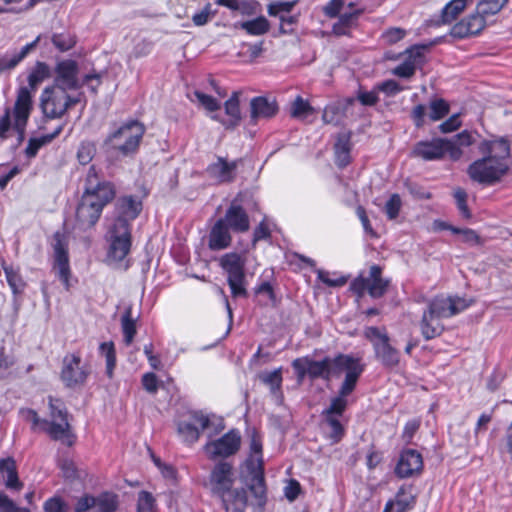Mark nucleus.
<instances>
[{
	"label": "nucleus",
	"mask_w": 512,
	"mask_h": 512,
	"mask_svg": "<svg viewBox=\"0 0 512 512\" xmlns=\"http://www.w3.org/2000/svg\"><path fill=\"white\" fill-rule=\"evenodd\" d=\"M421 334L425 340H431L440 336L444 331V325L441 318L425 309L420 321Z\"/></svg>",
	"instance_id": "nucleus-30"
},
{
	"label": "nucleus",
	"mask_w": 512,
	"mask_h": 512,
	"mask_svg": "<svg viewBox=\"0 0 512 512\" xmlns=\"http://www.w3.org/2000/svg\"><path fill=\"white\" fill-rule=\"evenodd\" d=\"M245 466L248 473L245 484L253 497L251 504L263 511L267 503L263 460L261 458H248L245 461Z\"/></svg>",
	"instance_id": "nucleus-11"
},
{
	"label": "nucleus",
	"mask_w": 512,
	"mask_h": 512,
	"mask_svg": "<svg viewBox=\"0 0 512 512\" xmlns=\"http://www.w3.org/2000/svg\"><path fill=\"white\" fill-rule=\"evenodd\" d=\"M364 365L361 359L351 354L339 353L335 357H324L322 360L310 358L308 377L312 380L323 379L330 381L332 378H339L343 373H352V371L361 370Z\"/></svg>",
	"instance_id": "nucleus-5"
},
{
	"label": "nucleus",
	"mask_w": 512,
	"mask_h": 512,
	"mask_svg": "<svg viewBox=\"0 0 512 512\" xmlns=\"http://www.w3.org/2000/svg\"><path fill=\"white\" fill-rule=\"evenodd\" d=\"M258 379L261 383L268 386L270 393L275 397L278 404H281L283 400L282 387V368H277L273 371H263L258 374Z\"/></svg>",
	"instance_id": "nucleus-31"
},
{
	"label": "nucleus",
	"mask_w": 512,
	"mask_h": 512,
	"mask_svg": "<svg viewBox=\"0 0 512 512\" xmlns=\"http://www.w3.org/2000/svg\"><path fill=\"white\" fill-rule=\"evenodd\" d=\"M231 242L230 228L219 218L209 232L208 247L212 251L224 250Z\"/></svg>",
	"instance_id": "nucleus-27"
},
{
	"label": "nucleus",
	"mask_w": 512,
	"mask_h": 512,
	"mask_svg": "<svg viewBox=\"0 0 512 512\" xmlns=\"http://www.w3.org/2000/svg\"><path fill=\"white\" fill-rule=\"evenodd\" d=\"M470 0H450L441 10L438 24L448 25L466 10Z\"/></svg>",
	"instance_id": "nucleus-32"
},
{
	"label": "nucleus",
	"mask_w": 512,
	"mask_h": 512,
	"mask_svg": "<svg viewBox=\"0 0 512 512\" xmlns=\"http://www.w3.org/2000/svg\"><path fill=\"white\" fill-rule=\"evenodd\" d=\"M413 157L421 158L424 161H436L449 155L452 161H458L462 152L452 146L447 138H433L431 140L417 142L411 152Z\"/></svg>",
	"instance_id": "nucleus-10"
},
{
	"label": "nucleus",
	"mask_w": 512,
	"mask_h": 512,
	"mask_svg": "<svg viewBox=\"0 0 512 512\" xmlns=\"http://www.w3.org/2000/svg\"><path fill=\"white\" fill-rule=\"evenodd\" d=\"M193 95L195 96L199 104L209 112L218 111L221 107V104L217 99L201 91L195 90L193 92Z\"/></svg>",
	"instance_id": "nucleus-57"
},
{
	"label": "nucleus",
	"mask_w": 512,
	"mask_h": 512,
	"mask_svg": "<svg viewBox=\"0 0 512 512\" xmlns=\"http://www.w3.org/2000/svg\"><path fill=\"white\" fill-rule=\"evenodd\" d=\"M476 137H480L477 132L463 130L462 132L453 136L451 139H448V142H451L452 146L463 153L462 147H469L473 145L476 142Z\"/></svg>",
	"instance_id": "nucleus-46"
},
{
	"label": "nucleus",
	"mask_w": 512,
	"mask_h": 512,
	"mask_svg": "<svg viewBox=\"0 0 512 512\" xmlns=\"http://www.w3.org/2000/svg\"><path fill=\"white\" fill-rule=\"evenodd\" d=\"M345 106L340 102L328 104L323 111L322 120L326 124L338 125L345 115Z\"/></svg>",
	"instance_id": "nucleus-40"
},
{
	"label": "nucleus",
	"mask_w": 512,
	"mask_h": 512,
	"mask_svg": "<svg viewBox=\"0 0 512 512\" xmlns=\"http://www.w3.org/2000/svg\"><path fill=\"white\" fill-rule=\"evenodd\" d=\"M50 417L53 420H68V412L60 399L49 397Z\"/></svg>",
	"instance_id": "nucleus-56"
},
{
	"label": "nucleus",
	"mask_w": 512,
	"mask_h": 512,
	"mask_svg": "<svg viewBox=\"0 0 512 512\" xmlns=\"http://www.w3.org/2000/svg\"><path fill=\"white\" fill-rule=\"evenodd\" d=\"M364 337L372 344L376 360L385 369L394 370L399 366L401 353L391 344L385 328L366 327Z\"/></svg>",
	"instance_id": "nucleus-8"
},
{
	"label": "nucleus",
	"mask_w": 512,
	"mask_h": 512,
	"mask_svg": "<svg viewBox=\"0 0 512 512\" xmlns=\"http://www.w3.org/2000/svg\"><path fill=\"white\" fill-rule=\"evenodd\" d=\"M193 422L179 421L177 424V432L183 442L193 444L200 438L201 431L209 427L210 419L202 411H193L190 413Z\"/></svg>",
	"instance_id": "nucleus-20"
},
{
	"label": "nucleus",
	"mask_w": 512,
	"mask_h": 512,
	"mask_svg": "<svg viewBox=\"0 0 512 512\" xmlns=\"http://www.w3.org/2000/svg\"><path fill=\"white\" fill-rule=\"evenodd\" d=\"M279 107L275 99L257 96L250 101V122L256 124L259 120L273 118Z\"/></svg>",
	"instance_id": "nucleus-23"
},
{
	"label": "nucleus",
	"mask_w": 512,
	"mask_h": 512,
	"mask_svg": "<svg viewBox=\"0 0 512 512\" xmlns=\"http://www.w3.org/2000/svg\"><path fill=\"white\" fill-rule=\"evenodd\" d=\"M402 201L399 194H392L389 200L386 202L384 211L390 220H394L398 217Z\"/></svg>",
	"instance_id": "nucleus-59"
},
{
	"label": "nucleus",
	"mask_w": 512,
	"mask_h": 512,
	"mask_svg": "<svg viewBox=\"0 0 512 512\" xmlns=\"http://www.w3.org/2000/svg\"><path fill=\"white\" fill-rule=\"evenodd\" d=\"M54 79L52 85L66 90H78L83 87V83L78 78L79 65L72 59H62L55 64Z\"/></svg>",
	"instance_id": "nucleus-17"
},
{
	"label": "nucleus",
	"mask_w": 512,
	"mask_h": 512,
	"mask_svg": "<svg viewBox=\"0 0 512 512\" xmlns=\"http://www.w3.org/2000/svg\"><path fill=\"white\" fill-rule=\"evenodd\" d=\"M233 232L244 233L250 228L249 216L244 208L232 202L224 217L220 218Z\"/></svg>",
	"instance_id": "nucleus-25"
},
{
	"label": "nucleus",
	"mask_w": 512,
	"mask_h": 512,
	"mask_svg": "<svg viewBox=\"0 0 512 512\" xmlns=\"http://www.w3.org/2000/svg\"><path fill=\"white\" fill-rule=\"evenodd\" d=\"M219 266L227 275V283L233 298L248 296L245 273L246 258L238 252H229L219 258Z\"/></svg>",
	"instance_id": "nucleus-9"
},
{
	"label": "nucleus",
	"mask_w": 512,
	"mask_h": 512,
	"mask_svg": "<svg viewBox=\"0 0 512 512\" xmlns=\"http://www.w3.org/2000/svg\"><path fill=\"white\" fill-rule=\"evenodd\" d=\"M487 21L488 18L476 7L474 12L455 23L449 34L458 40L476 37L486 28Z\"/></svg>",
	"instance_id": "nucleus-16"
},
{
	"label": "nucleus",
	"mask_w": 512,
	"mask_h": 512,
	"mask_svg": "<svg viewBox=\"0 0 512 512\" xmlns=\"http://www.w3.org/2000/svg\"><path fill=\"white\" fill-rule=\"evenodd\" d=\"M145 134V126L139 121H129L111 132L105 139V145L123 156L137 152Z\"/></svg>",
	"instance_id": "nucleus-6"
},
{
	"label": "nucleus",
	"mask_w": 512,
	"mask_h": 512,
	"mask_svg": "<svg viewBox=\"0 0 512 512\" xmlns=\"http://www.w3.org/2000/svg\"><path fill=\"white\" fill-rule=\"evenodd\" d=\"M508 2L509 0H478L476 7L487 18H490L500 13Z\"/></svg>",
	"instance_id": "nucleus-43"
},
{
	"label": "nucleus",
	"mask_w": 512,
	"mask_h": 512,
	"mask_svg": "<svg viewBox=\"0 0 512 512\" xmlns=\"http://www.w3.org/2000/svg\"><path fill=\"white\" fill-rule=\"evenodd\" d=\"M69 90L49 85L40 96V108L48 119H59L80 102V95H70Z\"/></svg>",
	"instance_id": "nucleus-7"
},
{
	"label": "nucleus",
	"mask_w": 512,
	"mask_h": 512,
	"mask_svg": "<svg viewBox=\"0 0 512 512\" xmlns=\"http://www.w3.org/2000/svg\"><path fill=\"white\" fill-rule=\"evenodd\" d=\"M478 150L484 156L473 161L467 168L470 179L478 184L491 186L502 180L508 173L507 163H501L492 157L489 142H480Z\"/></svg>",
	"instance_id": "nucleus-4"
},
{
	"label": "nucleus",
	"mask_w": 512,
	"mask_h": 512,
	"mask_svg": "<svg viewBox=\"0 0 512 512\" xmlns=\"http://www.w3.org/2000/svg\"><path fill=\"white\" fill-rule=\"evenodd\" d=\"M109 234L108 257L116 262L122 261L131 248V228L122 220H114Z\"/></svg>",
	"instance_id": "nucleus-14"
},
{
	"label": "nucleus",
	"mask_w": 512,
	"mask_h": 512,
	"mask_svg": "<svg viewBox=\"0 0 512 512\" xmlns=\"http://www.w3.org/2000/svg\"><path fill=\"white\" fill-rule=\"evenodd\" d=\"M137 512H157L156 499L152 493L145 490L138 493Z\"/></svg>",
	"instance_id": "nucleus-49"
},
{
	"label": "nucleus",
	"mask_w": 512,
	"mask_h": 512,
	"mask_svg": "<svg viewBox=\"0 0 512 512\" xmlns=\"http://www.w3.org/2000/svg\"><path fill=\"white\" fill-rule=\"evenodd\" d=\"M424 45H414L408 49H406L402 55L404 56V63H407L409 66H413V70L416 71L418 68H421L425 63L424 56Z\"/></svg>",
	"instance_id": "nucleus-39"
},
{
	"label": "nucleus",
	"mask_w": 512,
	"mask_h": 512,
	"mask_svg": "<svg viewBox=\"0 0 512 512\" xmlns=\"http://www.w3.org/2000/svg\"><path fill=\"white\" fill-rule=\"evenodd\" d=\"M51 42L54 47L60 52H67L71 50L77 43L76 36L69 31H62L53 33Z\"/></svg>",
	"instance_id": "nucleus-41"
},
{
	"label": "nucleus",
	"mask_w": 512,
	"mask_h": 512,
	"mask_svg": "<svg viewBox=\"0 0 512 512\" xmlns=\"http://www.w3.org/2000/svg\"><path fill=\"white\" fill-rule=\"evenodd\" d=\"M235 28H239L250 36H262L269 32L270 22L264 16H258L252 20L236 22Z\"/></svg>",
	"instance_id": "nucleus-33"
},
{
	"label": "nucleus",
	"mask_w": 512,
	"mask_h": 512,
	"mask_svg": "<svg viewBox=\"0 0 512 512\" xmlns=\"http://www.w3.org/2000/svg\"><path fill=\"white\" fill-rule=\"evenodd\" d=\"M0 472L6 475V487L10 489L19 490L22 488V483L19 481L16 463L13 458H5L0 460Z\"/></svg>",
	"instance_id": "nucleus-35"
},
{
	"label": "nucleus",
	"mask_w": 512,
	"mask_h": 512,
	"mask_svg": "<svg viewBox=\"0 0 512 512\" xmlns=\"http://www.w3.org/2000/svg\"><path fill=\"white\" fill-rule=\"evenodd\" d=\"M42 431L46 432L51 439L61 441L68 446L73 445L75 440L68 420H43Z\"/></svg>",
	"instance_id": "nucleus-26"
},
{
	"label": "nucleus",
	"mask_w": 512,
	"mask_h": 512,
	"mask_svg": "<svg viewBox=\"0 0 512 512\" xmlns=\"http://www.w3.org/2000/svg\"><path fill=\"white\" fill-rule=\"evenodd\" d=\"M395 503V512H407L414 507L415 497L412 495L410 489L402 486L396 494Z\"/></svg>",
	"instance_id": "nucleus-44"
},
{
	"label": "nucleus",
	"mask_w": 512,
	"mask_h": 512,
	"mask_svg": "<svg viewBox=\"0 0 512 512\" xmlns=\"http://www.w3.org/2000/svg\"><path fill=\"white\" fill-rule=\"evenodd\" d=\"M481 142H489L492 157L501 163H507V159L511 154L510 141L507 137H499L496 140L484 139Z\"/></svg>",
	"instance_id": "nucleus-37"
},
{
	"label": "nucleus",
	"mask_w": 512,
	"mask_h": 512,
	"mask_svg": "<svg viewBox=\"0 0 512 512\" xmlns=\"http://www.w3.org/2000/svg\"><path fill=\"white\" fill-rule=\"evenodd\" d=\"M100 354L106 359V374L112 378L113 371L116 366V351L112 341L103 342L99 346Z\"/></svg>",
	"instance_id": "nucleus-45"
},
{
	"label": "nucleus",
	"mask_w": 512,
	"mask_h": 512,
	"mask_svg": "<svg viewBox=\"0 0 512 512\" xmlns=\"http://www.w3.org/2000/svg\"><path fill=\"white\" fill-rule=\"evenodd\" d=\"M297 1H273L267 6V12L270 16L280 17V15L289 14L295 7Z\"/></svg>",
	"instance_id": "nucleus-51"
},
{
	"label": "nucleus",
	"mask_w": 512,
	"mask_h": 512,
	"mask_svg": "<svg viewBox=\"0 0 512 512\" xmlns=\"http://www.w3.org/2000/svg\"><path fill=\"white\" fill-rule=\"evenodd\" d=\"M53 249H54V263L53 270L55 271L59 280L63 283L68 290L70 287L69 278L71 275L69 256L67 244L63 234L56 232L53 235Z\"/></svg>",
	"instance_id": "nucleus-19"
},
{
	"label": "nucleus",
	"mask_w": 512,
	"mask_h": 512,
	"mask_svg": "<svg viewBox=\"0 0 512 512\" xmlns=\"http://www.w3.org/2000/svg\"><path fill=\"white\" fill-rule=\"evenodd\" d=\"M240 92L234 91L230 98L224 103V109L226 115L229 117L228 120L220 118L219 115H212L213 120L221 122L227 129L234 128L239 125L242 117L240 111Z\"/></svg>",
	"instance_id": "nucleus-29"
},
{
	"label": "nucleus",
	"mask_w": 512,
	"mask_h": 512,
	"mask_svg": "<svg viewBox=\"0 0 512 512\" xmlns=\"http://www.w3.org/2000/svg\"><path fill=\"white\" fill-rule=\"evenodd\" d=\"M457 209L462 218L469 220L472 217V213L467 205L468 194L463 188H456L453 193Z\"/></svg>",
	"instance_id": "nucleus-48"
},
{
	"label": "nucleus",
	"mask_w": 512,
	"mask_h": 512,
	"mask_svg": "<svg viewBox=\"0 0 512 512\" xmlns=\"http://www.w3.org/2000/svg\"><path fill=\"white\" fill-rule=\"evenodd\" d=\"M91 373V366L82 363L78 354H68L63 358L61 380L69 388L83 386Z\"/></svg>",
	"instance_id": "nucleus-13"
},
{
	"label": "nucleus",
	"mask_w": 512,
	"mask_h": 512,
	"mask_svg": "<svg viewBox=\"0 0 512 512\" xmlns=\"http://www.w3.org/2000/svg\"><path fill=\"white\" fill-rule=\"evenodd\" d=\"M121 328L126 345H130L137 333L136 320L132 317V307L129 306L125 309L121 317Z\"/></svg>",
	"instance_id": "nucleus-38"
},
{
	"label": "nucleus",
	"mask_w": 512,
	"mask_h": 512,
	"mask_svg": "<svg viewBox=\"0 0 512 512\" xmlns=\"http://www.w3.org/2000/svg\"><path fill=\"white\" fill-rule=\"evenodd\" d=\"M310 357H300L296 358L292 361V367L296 373V377L298 382H302L306 376H308V366H309Z\"/></svg>",
	"instance_id": "nucleus-60"
},
{
	"label": "nucleus",
	"mask_w": 512,
	"mask_h": 512,
	"mask_svg": "<svg viewBox=\"0 0 512 512\" xmlns=\"http://www.w3.org/2000/svg\"><path fill=\"white\" fill-rule=\"evenodd\" d=\"M41 40V35L37 36L35 40L23 46L20 51L13 53H5L0 55V74L14 69L20 62H22L33 50L36 49Z\"/></svg>",
	"instance_id": "nucleus-28"
},
{
	"label": "nucleus",
	"mask_w": 512,
	"mask_h": 512,
	"mask_svg": "<svg viewBox=\"0 0 512 512\" xmlns=\"http://www.w3.org/2000/svg\"><path fill=\"white\" fill-rule=\"evenodd\" d=\"M423 468L422 455L414 449H406L400 454L395 473L400 478H408Z\"/></svg>",
	"instance_id": "nucleus-22"
},
{
	"label": "nucleus",
	"mask_w": 512,
	"mask_h": 512,
	"mask_svg": "<svg viewBox=\"0 0 512 512\" xmlns=\"http://www.w3.org/2000/svg\"><path fill=\"white\" fill-rule=\"evenodd\" d=\"M241 436L238 430H230L217 440L205 444L204 451L210 459L226 458L234 455L240 448Z\"/></svg>",
	"instance_id": "nucleus-18"
},
{
	"label": "nucleus",
	"mask_w": 512,
	"mask_h": 512,
	"mask_svg": "<svg viewBox=\"0 0 512 512\" xmlns=\"http://www.w3.org/2000/svg\"><path fill=\"white\" fill-rule=\"evenodd\" d=\"M94 505V496L85 494L77 500L74 512H88L90 509H94Z\"/></svg>",
	"instance_id": "nucleus-64"
},
{
	"label": "nucleus",
	"mask_w": 512,
	"mask_h": 512,
	"mask_svg": "<svg viewBox=\"0 0 512 512\" xmlns=\"http://www.w3.org/2000/svg\"><path fill=\"white\" fill-rule=\"evenodd\" d=\"M350 151V136L340 134L334 145L335 163L339 168H344L351 162Z\"/></svg>",
	"instance_id": "nucleus-34"
},
{
	"label": "nucleus",
	"mask_w": 512,
	"mask_h": 512,
	"mask_svg": "<svg viewBox=\"0 0 512 512\" xmlns=\"http://www.w3.org/2000/svg\"><path fill=\"white\" fill-rule=\"evenodd\" d=\"M142 207V201L137 196L126 195L119 197L115 204V220H122L131 228V221L139 216Z\"/></svg>",
	"instance_id": "nucleus-21"
},
{
	"label": "nucleus",
	"mask_w": 512,
	"mask_h": 512,
	"mask_svg": "<svg viewBox=\"0 0 512 512\" xmlns=\"http://www.w3.org/2000/svg\"><path fill=\"white\" fill-rule=\"evenodd\" d=\"M96 153L94 143L90 141H83L80 143L77 150V159L80 164L87 165L92 161Z\"/></svg>",
	"instance_id": "nucleus-55"
},
{
	"label": "nucleus",
	"mask_w": 512,
	"mask_h": 512,
	"mask_svg": "<svg viewBox=\"0 0 512 512\" xmlns=\"http://www.w3.org/2000/svg\"><path fill=\"white\" fill-rule=\"evenodd\" d=\"M5 276L13 294H21L26 286V283L22 279L21 275L14 271L13 268H5Z\"/></svg>",
	"instance_id": "nucleus-53"
},
{
	"label": "nucleus",
	"mask_w": 512,
	"mask_h": 512,
	"mask_svg": "<svg viewBox=\"0 0 512 512\" xmlns=\"http://www.w3.org/2000/svg\"><path fill=\"white\" fill-rule=\"evenodd\" d=\"M431 313L438 316V318H450L455 316V309L450 304L448 297L436 296L429 303L427 308Z\"/></svg>",
	"instance_id": "nucleus-36"
},
{
	"label": "nucleus",
	"mask_w": 512,
	"mask_h": 512,
	"mask_svg": "<svg viewBox=\"0 0 512 512\" xmlns=\"http://www.w3.org/2000/svg\"><path fill=\"white\" fill-rule=\"evenodd\" d=\"M239 161L228 162L223 157H217V161L208 165L206 171L209 177L218 183H231L235 180Z\"/></svg>",
	"instance_id": "nucleus-24"
},
{
	"label": "nucleus",
	"mask_w": 512,
	"mask_h": 512,
	"mask_svg": "<svg viewBox=\"0 0 512 512\" xmlns=\"http://www.w3.org/2000/svg\"><path fill=\"white\" fill-rule=\"evenodd\" d=\"M95 512H115L118 507L117 496L112 493L104 492L95 497Z\"/></svg>",
	"instance_id": "nucleus-42"
},
{
	"label": "nucleus",
	"mask_w": 512,
	"mask_h": 512,
	"mask_svg": "<svg viewBox=\"0 0 512 512\" xmlns=\"http://www.w3.org/2000/svg\"><path fill=\"white\" fill-rule=\"evenodd\" d=\"M261 4L257 0H239L236 11L242 15L253 16L260 13Z\"/></svg>",
	"instance_id": "nucleus-58"
},
{
	"label": "nucleus",
	"mask_w": 512,
	"mask_h": 512,
	"mask_svg": "<svg viewBox=\"0 0 512 512\" xmlns=\"http://www.w3.org/2000/svg\"><path fill=\"white\" fill-rule=\"evenodd\" d=\"M363 371L364 367H362L361 370L352 371V373H347L345 375L337 396L331 399L329 407L322 412L323 417L331 415L338 418L343 415L348 406L347 397L355 390Z\"/></svg>",
	"instance_id": "nucleus-15"
},
{
	"label": "nucleus",
	"mask_w": 512,
	"mask_h": 512,
	"mask_svg": "<svg viewBox=\"0 0 512 512\" xmlns=\"http://www.w3.org/2000/svg\"><path fill=\"white\" fill-rule=\"evenodd\" d=\"M313 113V108L308 101L297 96L291 105L290 115L296 119H305Z\"/></svg>",
	"instance_id": "nucleus-47"
},
{
	"label": "nucleus",
	"mask_w": 512,
	"mask_h": 512,
	"mask_svg": "<svg viewBox=\"0 0 512 512\" xmlns=\"http://www.w3.org/2000/svg\"><path fill=\"white\" fill-rule=\"evenodd\" d=\"M235 481V471L229 462L219 461L211 469L208 486L221 499L226 512H244L248 504L246 490L233 488Z\"/></svg>",
	"instance_id": "nucleus-2"
},
{
	"label": "nucleus",
	"mask_w": 512,
	"mask_h": 512,
	"mask_svg": "<svg viewBox=\"0 0 512 512\" xmlns=\"http://www.w3.org/2000/svg\"><path fill=\"white\" fill-rule=\"evenodd\" d=\"M211 4L207 3L205 7L200 11L193 15L192 21L196 26H203L208 23L210 18L214 15L211 10Z\"/></svg>",
	"instance_id": "nucleus-63"
},
{
	"label": "nucleus",
	"mask_w": 512,
	"mask_h": 512,
	"mask_svg": "<svg viewBox=\"0 0 512 512\" xmlns=\"http://www.w3.org/2000/svg\"><path fill=\"white\" fill-rule=\"evenodd\" d=\"M317 278L329 287H341L344 286L347 282V277L340 276L336 279H332L330 278L329 272L324 270H318Z\"/></svg>",
	"instance_id": "nucleus-62"
},
{
	"label": "nucleus",
	"mask_w": 512,
	"mask_h": 512,
	"mask_svg": "<svg viewBox=\"0 0 512 512\" xmlns=\"http://www.w3.org/2000/svg\"><path fill=\"white\" fill-rule=\"evenodd\" d=\"M449 104L442 98L435 99L430 103L429 117L432 121H438L449 113Z\"/></svg>",
	"instance_id": "nucleus-54"
},
{
	"label": "nucleus",
	"mask_w": 512,
	"mask_h": 512,
	"mask_svg": "<svg viewBox=\"0 0 512 512\" xmlns=\"http://www.w3.org/2000/svg\"><path fill=\"white\" fill-rule=\"evenodd\" d=\"M389 286V280L382 278V269L378 265H372L369 276H359L350 284V290L361 298L367 291L372 298L382 297Z\"/></svg>",
	"instance_id": "nucleus-12"
},
{
	"label": "nucleus",
	"mask_w": 512,
	"mask_h": 512,
	"mask_svg": "<svg viewBox=\"0 0 512 512\" xmlns=\"http://www.w3.org/2000/svg\"><path fill=\"white\" fill-rule=\"evenodd\" d=\"M51 75L52 70L47 63L36 61L28 73V86H21L17 90L13 106V128L18 133L20 141L24 138L26 126L33 111V92Z\"/></svg>",
	"instance_id": "nucleus-3"
},
{
	"label": "nucleus",
	"mask_w": 512,
	"mask_h": 512,
	"mask_svg": "<svg viewBox=\"0 0 512 512\" xmlns=\"http://www.w3.org/2000/svg\"><path fill=\"white\" fill-rule=\"evenodd\" d=\"M115 197L111 182L104 180L94 165L85 177L84 191L76 208L75 226L87 231L98 222L104 207Z\"/></svg>",
	"instance_id": "nucleus-1"
},
{
	"label": "nucleus",
	"mask_w": 512,
	"mask_h": 512,
	"mask_svg": "<svg viewBox=\"0 0 512 512\" xmlns=\"http://www.w3.org/2000/svg\"><path fill=\"white\" fill-rule=\"evenodd\" d=\"M44 512H69V503L61 496L54 495L43 503Z\"/></svg>",
	"instance_id": "nucleus-52"
},
{
	"label": "nucleus",
	"mask_w": 512,
	"mask_h": 512,
	"mask_svg": "<svg viewBox=\"0 0 512 512\" xmlns=\"http://www.w3.org/2000/svg\"><path fill=\"white\" fill-rule=\"evenodd\" d=\"M324 421L330 427L328 437L331 439L332 443L340 442L345 434V429L340 420L337 417L328 415L324 417Z\"/></svg>",
	"instance_id": "nucleus-50"
},
{
	"label": "nucleus",
	"mask_w": 512,
	"mask_h": 512,
	"mask_svg": "<svg viewBox=\"0 0 512 512\" xmlns=\"http://www.w3.org/2000/svg\"><path fill=\"white\" fill-rule=\"evenodd\" d=\"M0 512H31L26 507H19L6 494L0 493Z\"/></svg>",
	"instance_id": "nucleus-61"
}]
</instances>
